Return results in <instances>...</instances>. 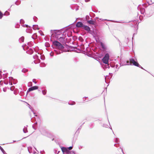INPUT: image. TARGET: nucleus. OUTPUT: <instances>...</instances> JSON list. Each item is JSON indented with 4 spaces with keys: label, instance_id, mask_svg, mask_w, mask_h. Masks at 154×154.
I'll list each match as a JSON object with an SVG mask.
<instances>
[{
    "label": "nucleus",
    "instance_id": "7ed1b4c3",
    "mask_svg": "<svg viewBox=\"0 0 154 154\" xmlns=\"http://www.w3.org/2000/svg\"><path fill=\"white\" fill-rule=\"evenodd\" d=\"M109 58V55L108 54H106L102 59L103 63L106 64H108Z\"/></svg>",
    "mask_w": 154,
    "mask_h": 154
},
{
    "label": "nucleus",
    "instance_id": "b1692460",
    "mask_svg": "<svg viewBox=\"0 0 154 154\" xmlns=\"http://www.w3.org/2000/svg\"><path fill=\"white\" fill-rule=\"evenodd\" d=\"M90 0H85V2H87L90 1Z\"/></svg>",
    "mask_w": 154,
    "mask_h": 154
},
{
    "label": "nucleus",
    "instance_id": "c85d7f7f",
    "mask_svg": "<svg viewBox=\"0 0 154 154\" xmlns=\"http://www.w3.org/2000/svg\"><path fill=\"white\" fill-rule=\"evenodd\" d=\"M12 85V84L11 83H10V85Z\"/></svg>",
    "mask_w": 154,
    "mask_h": 154
},
{
    "label": "nucleus",
    "instance_id": "9d476101",
    "mask_svg": "<svg viewBox=\"0 0 154 154\" xmlns=\"http://www.w3.org/2000/svg\"><path fill=\"white\" fill-rule=\"evenodd\" d=\"M0 149L3 153V154H7L5 152L4 149H3V148L1 146H0Z\"/></svg>",
    "mask_w": 154,
    "mask_h": 154
},
{
    "label": "nucleus",
    "instance_id": "1a4fd4ad",
    "mask_svg": "<svg viewBox=\"0 0 154 154\" xmlns=\"http://www.w3.org/2000/svg\"><path fill=\"white\" fill-rule=\"evenodd\" d=\"M33 28L34 30L36 29H38L39 28L38 27V26L37 25H34L33 26Z\"/></svg>",
    "mask_w": 154,
    "mask_h": 154
},
{
    "label": "nucleus",
    "instance_id": "f8f14e48",
    "mask_svg": "<svg viewBox=\"0 0 154 154\" xmlns=\"http://www.w3.org/2000/svg\"><path fill=\"white\" fill-rule=\"evenodd\" d=\"M88 23H89L91 24H94V21L91 20H88Z\"/></svg>",
    "mask_w": 154,
    "mask_h": 154
},
{
    "label": "nucleus",
    "instance_id": "20e7f679",
    "mask_svg": "<svg viewBox=\"0 0 154 154\" xmlns=\"http://www.w3.org/2000/svg\"><path fill=\"white\" fill-rule=\"evenodd\" d=\"M38 87L37 86H34L32 87H31V88H29V89H28V91H27V92H29L30 91H33L34 90H36V89H38Z\"/></svg>",
    "mask_w": 154,
    "mask_h": 154
},
{
    "label": "nucleus",
    "instance_id": "f3484780",
    "mask_svg": "<svg viewBox=\"0 0 154 154\" xmlns=\"http://www.w3.org/2000/svg\"><path fill=\"white\" fill-rule=\"evenodd\" d=\"M42 93L44 95L46 94V91L45 90H43L42 91Z\"/></svg>",
    "mask_w": 154,
    "mask_h": 154
},
{
    "label": "nucleus",
    "instance_id": "ddd939ff",
    "mask_svg": "<svg viewBox=\"0 0 154 154\" xmlns=\"http://www.w3.org/2000/svg\"><path fill=\"white\" fill-rule=\"evenodd\" d=\"M9 14V13L8 11H6L4 14V15L7 16Z\"/></svg>",
    "mask_w": 154,
    "mask_h": 154
},
{
    "label": "nucleus",
    "instance_id": "423d86ee",
    "mask_svg": "<svg viewBox=\"0 0 154 154\" xmlns=\"http://www.w3.org/2000/svg\"><path fill=\"white\" fill-rule=\"evenodd\" d=\"M3 82H4V83L6 85H7L8 84V82L6 81L5 80H1L0 81V85H2Z\"/></svg>",
    "mask_w": 154,
    "mask_h": 154
},
{
    "label": "nucleus",
    "instance_id": "4468645a",
    "mask_svg": "<svg viewBox=\"0 0 154 154\" xmlns=\"http://www.w3.org/2000/svg\"><path fill=\"white\" fill-rule=\"evenodd\" d=\"M24 37H21L20 39H19V40L20 41H21V42H23V40H24Z\"/></svg>",
    "mask_w": 154,
    "mask_h": 154
},
{
    "label": "nucleus",
    "instance_id": "393cba45",
    "mask_svg": "<svg viewBox=\"0 0 154 154\" xmlns=\"http://www.w3.org/2000/svg\"><path fill=\"white\" fill-rule=\"evenodd\" d=\"M2 77L1 74L0 73V79H1Z\"/></svg>",
    "mask_w": 154,
    "mask_h": 154
},
{
    "label": "nucleus",
    "instance_id": "7c9ffc66",
    "mask_svg": "<svg viewBox=\"0 0 154 154\" xmlns=\"http://www.w3.org/2000/svg\"><path fill=\"white\" fill-rule=\"evenodd\" d=\"M10 80H11V77H10Z\"/></svg>",
    "mask_w": 154,
    "mask_h": 154
},
{
    "label": "nucleus",
    "instance_id": "39448f33",
    "mask_svg": "<svg viewBox=\"0 0 154 154\" xmlns=\"http://www.w3.org/2000/svg\"><path fill=\"white\" fill-rule=\"evenodd\" d=\"M83 25L81 22H78L76 24V26L78 27H83Z\"/></svg>",
    "mask_w": 154,
    "mask_h": 154
},
{
    "label": "nucleus",
    "instance_id": "f257e3e1",
    "mask_svg": "<svg viewBox=\"0 0 154 154\" xmlns=\"http://www.w3.org/2000/svg\"><path fill=\"white\" fill-rule=\"evenodd\" d=\"M53 44L56 47L60 50L63 49V46L59 42L55 41L53 42Z\"/></svg>",
    "mask_w": 154,
    "mask_h": 154
},
{
    "label": "nucleus",
    "instance_id": "4be33fe9",
    "mask_svg": "<svg viewBox=\"0 0 154 154\" xmlns=\"http://www.w3.org/2000/svg\"><path fill=\"white\" fill-rule=\"evenodd\" d=\"M26 26L27 27H28V25H23V26L24 27H25V26Z\"/></svg>",
    "mask_w": 154,
    "mask_h": 154
},
{
    "label": "nucleus",
    "instance_id": "2f4dec72",
    "mask_svg": "<svg viewBox=\"0 0 154 154\" xmlns=\"http://www.w3.org/2000/svg\"><path fill=\"white\" fill-rule=\"evenodd\" d=\"M8 78L9 79H10V77H9Z\"/></svg>",
    "mask_w": 154,
    "mask_h": 154
},
{
    "label": "nucleus",
    "instance_id": "412c9836",
    "mask_svg": "<svg viewBox=\"0 0 154 154\" xmlns=\"http://www.w3.org/2000/svg\"><path fill=\"white\" fill-rule=\"evenodd\" d=\"M14 89V87H11L10 88V90H11L13 91V90Z\"/></svg>",
    "mask_w": 154,
    "mask_h": 154
},
{
    "label": "nucleus",
    "instance_id": "bb28decb",
    "mask_svg": "<svg viewBox=\"0 0 154 154\" xmlns=\"http://www.w3.org/2000/svg\"><path fill=\"white\" fill-rule=\"evenodd\" d=\"M22 21H23V20L22 19H21V20H20V22H22Z\"/></svg>",
    "mask_w": 154,
    "mask_h": 154
},
{
    "label": "nucleus",
    "instance_id": "c756f323",
    "mask_svg": "<svg viewBox=\"0 0 154 154\" xmlns=\"http://www.w3.org/2000/svg\"><path fill=\"white\" fill-rule=\"evenodd\" d=\"M9 84H10V81H9Z\"/></svg>",
    "mask_w": 154,
    "mask_h": 154
},
{
    "label": "nucleus",
    "instance_id": "aec40b11",
    "mask_svg": "<svg viewBox=\"0 0 154 154\" xmlns=\"http://www.w3.org/2000/svg\"><path fill=\"white\" fill-rule=\"evenodd\" d=\"M67 149H68L69 150H71V149H72V147L70 146V147H69V148H68Z\"/></svg>",
    "mask_w": 154,
    "mask_h": 154
},
{
    "label": "nucleus",
    "instance_id": "6ab92c4d",
    "mask_svg": "<svg viewBox=\"0 0 154 154\" xmlns=\"http://www.w3.org/2000/svg\"><path fill=\"white\" fill-rule=\"evenodd\" d=\"M23 132L24 133H26L27 132V129L26 128H25L23 129Z\"/></svg>",
    "mask_w": 154,
    "mask_h": 154
},
{
    "label": "nucleus",
    "instance_id": "cd10ccee",
    "mask_svg": "<svg viewBox=\"0 0 154 154\" xmlns=\"http://www.w3.org/2000/svg\"><path fill=\"white\" fill-rule=\"evenodd\" d=\"M129 62L128 61H127V63H129Z\"/></svg>",
    "mask_w": 154,
    "mask_h": 154
},
{
    "label": "nucleus",
    "instance_id": "a878e982",
    "mask_svg": "<svg viewBox=\"0 0 154 154\" xmlns=\"http://www.w3.org/2000/svg\"><path fill=\"white\" fill-rule=\"evenodd\" d=\"M101 45H102V47H103V44H102V43H101Z\"/></svg>",
    "mask_w": 154,
    "mask_h": 154
},
{
    "label": "nucleus",
    "instance_id": "a211bd4d",
    "mask_svg": "<svg viewBox=\"0 0 154 154\" xmlns=\"http://www.w3.org/2000/svg\"><path fill=\"white\" fill-rule=\"evenodd\" d=\"M3 14L0 11V19H1L3 17Z\"/></svg>",
    "mask_w": 154,
    "mask_h": 154
},
{
    "label": "nucleus",
    "instance_id": "dca6fc26",
    "mask_svg": "<svg viewBox=\"0 0 154 154\" xmlns=\"http://www.w3.org/2000/svg\"><path fill=\"white\" fill-rule=\"evenodd\" d=\"M71 152L69 151L68 149L65 152V154H70Z\"/></svg>",
    "mask_w": 154,
    "mask_h": 154
},
{
    "label": "nucleus",
    "instance_id": "0eeeda50",
    "mask_svg": "<svg viewBox=\"0 0 154 154\" xmlns=\"http://www.w3.org/2000/svg\"><path fill=\"white\" fill-rule=\"evenodd\" d=\"M83 28L84 29L87 31H89L90 30V28L87 26L84 25Z\"/></svg>",
    "mask_w": 154,
    "mask_h": 154
},
{
    "label": "nucleus",
    "instance_id": "9b49d317",
    "mask_svg": "<svg viewBox=\"0 0 154 154\" xmlns=\"http://www.w3.org/2000/svg\"><path fill=\"white\" fill-rule=\"evenodd\" d=\"M9 90V88L8 87H5V88H3V91L5 92L7 91V90Z\"/></svg>",
    "mask_w": 154,
    "mask_h": 154
},
{
    "label": "nucleus",
    "instance_id": "6e6552de",
    "mask_svg": "<svg viewBox=\"0 0 154 154\" xmlns=\"http://www.w3.org/2000/svg\"><path fill=\"white\" fill-rule=\"evenodd\" d=\"M68 149L66 148L65 147H62L61 148L62 150L63 154H65V152H66V151Z\"/></svg>",
    "mask_w": 154,
    "mask_h": 154
},
{
    "label": "nucleus",
    "instance_id": "f03ea898",
    "mask_svg": "<svg viewBox=\"0 0 154 154\" xmlns=\"http://www.w3.org/2000/svg\"><path fill=\"white\" fill-rule=\"evenodd\" d=\"M129 60L130 63L131 65L132 64L133 65L139 67L143 69V68L141 66H140L139 63L135 61L134 59H130Z\"/></svg>",
    "mask_w": 154,
    "mask_h": 154
},
{
    "label": "nucleus",
    "instance_id": "5701e85b",
    "mask_svg": "<svg viewBox=\"0 0 154 154\" xmlns=\"http://www.w3.org/2000/svg\"><path fill=\"white\" fill-rule=\"evenodd\" d=\"M99 20H102L101 19H99L98 20V21H99Z\"/></svg>",
    "mask_w": 154,
    "mask_h": 154
},
{
    "label": "nucleus",
    "instance_id": "2eb2a0df",
    "mask_svg": "<svg viewBox=\"0 0 154 154\" xmlns=\"http://www.w3.org/2000/svg\"><path fill=\"white\" fill-rule=\"evenodd\" d=\"M3 79H5V78L7 77V75L6 74H3V76H2Z\"/></svg>",
    "mask_w": 154,
    "mask_h": 154
}]
</instances>
